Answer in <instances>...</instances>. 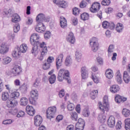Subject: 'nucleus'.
Returning a JSON list of instances; mask_svg holds the SVG:
<instances>
[{
  "instance_id": "49",
  "label": "nucleus",
  "mask_w": 130,
  "mask_h": 130,
  "mask_svg": "<svg viewBox=\"0 0 130 130\" xmlns=\"http://www.w3.org/2000/svg\"><path fill=\"white\" fill-rule=\"evenodd\" d=\"M102 26L104 29H108L109 27V22L104 21L102 23Z\"/></svg>"
},
{
  "instance_id": "44",
  "label": "nucleus",
  "mask_w": 130,
  "mask_h": 130,
  "mask_svg": "<svg viewBox=\"0 0 130 130\" xmlns=\"http://www.w3.org/2000/svg\"><path fill=\"white\" fill-rule=\"evenodd\" d=\"M67 109L69 111H73L75 109V105L73 103L69 104L67 106Z\"/></svg>"
},
{
  "instance_id": "51",
  "label": "nucleus",
  "mask_w": 130,
  "mask_h": 130,
  "mask_svg": "<svg viewBox=\"0 0 130 130\" xmlns=\"http://www.w3.org/2000/svg\"><path fill=\"white\" fill-rule=\"evenodd\" d=\"M110 0H103L101 4L102 6H109V5H110Z\"/></svg>"
},
{
  "instance_id": "30",
  "label": "nucleus",
  "mask_w": 130,
  "mask_h": 130,
  "mask_svg": "<svg viewBox=\"0 0 130 130\" xmlns=\"http://www.w3.org/2000/svg\"><path fill=\"white\" fill-rule=\"evenodd\" d=\"M58 5L60 8H62L63 9H66L68 7V3L64 1H60L58 2Z\"/></svg>"
},
{
  "instance_id": "11",
  "label": "nucleus",
  "mask_w": 130,
  "mask_h": 130,
  "mask_svg": "<svg viewBox=\"0 0 130 130\" xmlns=\"http://www.w3.org/2000/svg\"><path fill=\"white\" fill-rule=\"evenodd\" d=\"M34 124L36 126H39L42 123L43 119L40 115H37L34 118Z\"/></svg>"
},
{
  "instance_id": "36",
  "label": "nucleus",
  "mask_w": 130,
  "mask_h": 130,
  "mask_svg": "<svg viewBox=\"0 0 130 130\" xmlns=\"http://www.w3.org/2000/svg\"><path fill=\"white\" fill-rule=\"evenodd\" d=\"M122 113L125 117H128L130 115V111L127 109H123Z\"/></svg>"
},
{
  "instance_id": "5",
  "label": "nucleus",
  "mask_w": 130,
  "mask_h": 130,
  "mask_svg": "<svg viewBox=\"0 0 130 130\" xmlns=\"http://www.w3.org/2000/svg\"><path fill=\"white\" fill-rule=\"evenodd\" d=\"M90 45L91 48V50L93 52H96L99 49V42L98 39L96 37H93L90 40Z\"/></svg>"
},
{
  "instance_id": "12",
  "label": "nucleus",
  "mask_w": 130,
  "mask_h": 130,
  "mask_svg": "<svg viewBox=\"0 0 130 130\" xmlns=\"http://www.w3.org/2000/svg\"><path fill=\"white\" fill-rule=\"evenodd\" d=\"M22 72V68L20 66L17 65L14 67L12 69V73L13 74L14 76H19L20 73Z\"/></svg>"
},
{
  "instance_id": "33",
  "label": "nucleus",
  "mask_w": 130,
  "mask_h": 130,
  "mask_svg": "<svg viewBox=\"0 0 130 130\" xmlns=\"http://www.w3.org/2000/svg\"><path fill=\"white\" fill-rule=\"evenodd\" d=\"M12 61V59L9 57H4L3 58V64H8Z\"/></svg>"
},
{
  "instance_id": "23",
  "label": "nucleus",
  "mask_w": 130,
  "mask_h": 130,
  "mask_svg": "<svg viewBox=\"0 0 130 130\" xmlns=\"http://www.w3.org/2000/svg\"><path fill=\"white\" fill-rule=\"evenodd\" d=\"M123 81L126 83V84H128L129 83L130 79H129V75L127 73V72L124 71L123 73Z\"/></svg>"
},
{
  "instance_id": "55",
  "label": "nucleus",
  "mask_w": 130,
  "mask_h": 130,
  "mask_svg": "<svg viewBox=\"0 0 130 130\" xmlns=\"http://www.w3.org/2000/svg\"><path fill=\"white\" fill-rule=\"evenodd\" d=\"M80 7L81 8V9H84V8H86L87 7V3L85 1H82L80 4Z\"/></svg>"
},
{
  "instance_id": "53",
  "label": "nucleus",
  "mask_w": 130,
  "mask_h": 130,
  "mask_svg": "<svg viewBox=\"0 0 130 130\" xmlns=\"http://www.w3.org/2000/svg\"><path fill=\"white\" fill-rule=\"evenodd\" d=\"M19 31H20V25L16 24L14 26V32L15 33H17Z\"/></svg>"
},
{
  "instance_id": "4",
  "label": "nucleus",
  "mask_w": 130,
  "mask_h": 130,
  "mask_svg": "<svg viewBox=\"0 0 130 130\" xmlns=\"http://www.w3.org/2000/svg\"><path fill=\"white\" fill-rule=\"evenodd\" d=\"M99 105V108L102 111V114H104L105 111H108V96L107 95L105 96L103 98V105H102L101 102H100Z\"/></svg>"
},
{
  "instance_id": "28",
  "label": "nucleus",
  "mask_w": 130,
  "mask_h": 130,
  "mask_svg": "<svg viewBox=\"0 0 130 130\" xmlns=\"http://www.w3.org/2000/svg\"><path fill=\"white\" fill-rule=\"evenodd\" d=\"M123 28H124L123 24H122V23H118L116 25V30L118 33H120L122 32V30H123Z\"/></svg>"
},
{
  "instance_id": "14",
  "label": "nucleus",
  "mask_w": 130,
  "mask_h": 130,
  "mask_svg": "<svg viewBox=\"0 0 130 130\" xmlns=\"http://www.w3.org/2000/svg\"><path fill=\"white\" fill-rule=\"evenodd\" d=\"M107 124L110 127H114L115 125V118L113 116H110L107 121Z\"/></svg>"
},
{
  "instance_id": "43",
  "label": "nucleus",
  "mask_w": 130,
  "mask_h": 130,
  "mask_svg": "<svg viewBox=\"0 0 130 130\" xmlns=\"http://www.w3.org/2000/svg\"><path fill=\"white\" fill-rule=\"evenodd\" d=\"M82 115L84 116L85 117H88L89 115H90V111H89V110L87 109H84L82 111Z\"/></svg>"
},
{
  "instance_id": "20",
  "label": "nucleus",
  "mask_w": 130,
  "mask_h": 130,
  "mask_svg": "<svg viewBox=\"0 0 130 130\" xmlns=\"http://www.w3.org/2000/svg\"><path fill=\"white\" fill-rule=\"evenodd\" d=\"M115 101L117 103H123L124 101H126V98H122V96L117 94L115 96Z\"/></svg>"
},
{
  "instance_id": "45",
  "label": "nucleus",
  "mask_w": 130,
  "mask_h": 130,
  "mask_svg": "<svg viewBox=\"0 0 130 130\" xmlns=\"http://www.w3.org/2000/svg\"><path fill=\"white\" fill-rule=\"evenodd\" d=\"M13 13L12 9H9L8 11H4L5 14L7 15L8 17H12L13 16L14 14H13Z\"/></svg>"
},
{
  "instance_id": "17",
  "label": "nucleus",
  "mask_w": 130,
  "mask_h": 130,
  "mask_svg": "<svg viewBox=\"0 0 130 130\" xmlns=\"http://www.w3.org/2000/svg\"><path fill=\"white\" fill-rule=\"evenodd\" d=\"M8 51H9V48H8L7 45H6L5 43H2L0 47V53L5 54V53H7Z\"/></svg>"
},
{
  "instance_id": "47",
  "label": "nucleus",
  "mask_w": 130,
  "mask_h": 130,
  "mask_svg": "<svg viewBox=\"0 0 130 130\" xmlns=\"http://www.w3.org/2000/svg\"><path fill=\"white\" fill-rule=\"evenodd\" d=\"M113 49H114V46L113 45H110L108 49L109 56L110 55V53L113 52Z\"/></svg>"
},
{
  "instance_id": "1",
  "label": "nucleus",
  "mask_w": 130,
  "mask_h": 130,
  "mask_svg": "<svg viewBox=\"0 0 130 130\" xmlns=\"http://www.w3.org/2000/svg\"><path fill=\"white\" fill-rule=\"evenodd\" d=\"M39 35L37 34H33L31 35L30 41L31 45L33 47L31 50V53L34 54L35 52H36V48L35 47H40L42 48L41 50V55L39 57V59L40 60H43V58H45L46 56L47 55V52H48V50L47 49V46H46V44L45 42H43L42 43H40L39 42Z\"/></svg>"
},
{
  "instance_id": "56",
  "label": "nucleus",
  "mask_w": 130,
  "mask_h": 130,
  "mask_svg": "<svg viewBox=\"0 0 130 130\" xmlns=\"http://www.w3.org/2000/svg\"><path fill=\"white\" fill-rule=\"evenodd\" d=\"M54 61V57H53V56H49L47 60V62H48V63H50V64H51V63H52Z\"/></svg>"
},
{
  "instance_id": "42",
  "label": "nucleus",
  "mask_w": 130,
  "mask_h": 130,
  "mask_svg": "<svg viewBox=\"0 0 130 130\" xmlns=\"http://www.w3.org/2000/svg\"><path fill=\"white\" fill-rule=\"evenodd\" d=\"M85 125H82V124H80L77 123L76 124V130H83Z\"/></svg>"
},
{
  "instance_id": "7",
  "label": "nucleus",
  "mask_w": 130,
  "mask_h": 130,
  "mask_svg": "<svg viewBox=\"0 0 130 130\" xmlns=\"http://www.w3.org/2000/svg\"><path fill=\"white\" fill-rule=\"evenodd\" d=\"M56 113V107H50L46 110V116L47 118H53Z\"/></svg>"
},
{
  "instance_id": "15",
  "label": "nucleus",
  "mask_w": 130,
  "mask_h": 130,
  "mask_svg": "<svg viewBox=\"0 0 130 130\" xmlns=\"http://www.w3.org/2000/svg\"><path fill=\"white\" fill-rule=\"evenodd\" d=\"M26 111L27 114L33 116L35 114V109L33 108V107L31 106H27L26 107Z\"/></svg>"
},
{
  "instance_id": "2",
  "label": "nucleus",
  "mask_w": 130,
  "mask_h": 130,
  "mask_svg": "<svg viewBox=\"0 0 130 130\" xmlns=\"http://www.w3.org/2000/svg\"><path fill=\"white\" fill-rule=\"evenodd\" d=\"M58 81L62 82L63 80H66L68 84H71V78H70V72L68 70L63 69L60 70L58 73Z\"/></svg>"
},
{
  "instance_id": "21",
  "label": "nucleus",
  "mask_w": 130,
  "mask_h": 130,
  "mask_svg": "<svg viewBox=\"0 0 130 130\" xmlns=\"http://www.w3.org/2000/svg\"><path fill=\"white\" fill-rule=\"evenodd\" d=\"M116 80L117 83L119 85L122 83V78H121V74H120V71L119 70L116 73Z\"/></svg>"
},
{
  "instance_id": "34",
  "label": "nucleus",
  "mask_w": 130,
  "mask_h": 130,
  "mask_svg": "<svg viewBox=\"0 0 130 130\" xmlns=\"http://www.w3.org/2000/svg\"><path fill=\"white\" fill-rule=\"evenodd\" d=\"M60 25L61 28H67L68 24L67 23V20L66 19V18H63V19L60 20Z\"/></svg>"
},
{
  "instance_id": "48",
  "label": "nucleus",
  "mask_w": 130,
  "mask_h": 130,
  "mask_svg": "<svg viewBox=\"0 0 130 130\" xmlns=\"http://www.w3.org/2000/svg\"><path fill=\"white\" fill-rule=\"evenodd\" d=\"M51 64L47 62H45L43 66V70H48L50 68Z\"/></svg>"
},
{
  "instance_id": "52",
  "label": "nucleus",
  "mask_w": 130,
  "mask_h": 130,
  "mask_svg": "<svg viewBox=\"0 0 130 130\" xmlns=\"http://www.w3.org/2000/svg\"><path fill=\"white\" fill-rule=\"evenodd\" d=\"M73 14L75 16H77L80 14V10L77 8H75L73 9Z\"/></svg>"
},
{
  "instance_id": "64",
  "label": "nucleus",
  "mask_w": 130,
  "mask_h": 130,
  "mask_svg": "<svg viewBox=\"0 0 130 130\" xmlns=\"http://www.w3.org/2000/svg\"><path fill=\"white\" fill-rule=\"evenodd\" d=\"M67 130H75V126L69 125L67 127Z\"/></svg>"
},
{
  "instance_id": "46",
  "label": "nucleus",
  "mask_w": 130,
  "mask_h": 130,
  "mask_svg": "<svg viewBox=\"0 0 130 130\" xmlns=\"http://www.w3.org/2000/svg\"><path fill=\"white\" fill-rule=\"evenodd\" d=\"M9 113H10V114H12V115H16V114L18 113V109L13 108L11 110H10Z\"/></svg>"
},
{
  "instance_id": "60",
  "label": "nucleus",
  "mask_w": 130,
  "mask_h": 130,
  "mask_svg": "<svg viewBox=\"0 0 130 130\" xmlns=\"http://www.w3.org/2000/svg\"><path fill=\"white\" fill-rule=\"evenodd\" d=\"M77 123H79V124H82L85 125V120L82 118H80L78 119V121Z\"/></svg>"
},
{
  "instance_id": "37",
  "label": "nucleus",
  "mask_w": 130,
  "mask_h": 130,
  "mask_svg": "<svg viewBox=\"0 0 130 130\" xmlns=\"http://www.w3.org/2000/svg\"><path fill=\"white\" fill-rule=\"evenodd\" d=\"M20 90L22 94H25L27 92V85L23 84L20 87Z\"/></svg>"
},
{
  "instance_id": "22",
  "label": "nucleus",
  "mask_w": 130,
  "mask_h": 130,
  "mask_svg": "<svg viewBox=\"0 0 130 130\" xmlns=\"http://www.w3.org/2000/svg\"><path fill=\"white\" fill-rule=\"evenodd\" d=\"M72 63H73V58H72V56L69 55L65 59L64 64L66 67H70Z\"/></svg>"
},
{
  "instance_id": "26",
  "label": "nucleus",
  "mask_w": 130,
  "mask_h": 130,
  "mask_svg": "<svg viewBox=\"0 0 130 130\" xmlns=\"http://www.w3.org/2000/svg\"><path fill=\"white\" fill-rule=\"evenodd\" d=\"M19 21H20V16L17 13L14 14L12 16V22H13V23H17L19 22Z\"/></svg>"
},
{
  "instance_id": "35",
  "label": "nucleus",
  "mask_w": 130,
  "mask_h": 130,
  "mask_svg": "<svg viewBox=\"0 0 130 130\" xmlns=\"http://www.w3.org/2000/svg\"><path fill=\"white\" fill-rule=\"evenodd\" d=\"M81 20L83 21H86L89 19V14L87 13H84L80 16Z\"/></svg>"
},
{
  "instance_id": "25",
  "label": "nucleus",
  "mask_w": 130,
  "mask_h": 130,
  "mask_svg": "<svg viewBox=\"0 0 130 130\" xmlns=\"http://www.w3.org/2000/svg\"><path fill=\"white\" fill-rule=\"evenodd\" d=\"M106 77L108 79H112L113 78V71L111 69H108L106 71Z\"/></svg>"
},
{
  "instance_id": "39",
  "label": "nucleus",
  "mask_w": 130,
  "mask_h": 130,
  "mask_svg": "<svg viewBox=\"0 0 130 130\" xmlns=\"http://www.w3.org/2000/svg\"><path fill=\"white\" fill-rule=\"evenodd\" d=\"M98 119L100 122L102 123H104L106 119V116L104 115H100L99 116Z\"/></svg>"
},
{
  "instance_id": "31",
  "label": "nucleus",
  "mask_w": 130,
  "mask_h": 130,
  "mask_svg": "<svg viewBox=\"0 0 130 130\" xmlns=\"http://www.w3.org/2000/svg\"><path fill=\"white\" fill-rule=\"evenodd\" d=\"M70 114L71 119L74 121H77V120H78V113L76 112H71Z\"/></svg>"
},
{
  "instance_id": "29",
  "label": "nucleus",
  "mask_w": 130,
  "mask_h": 130,
  "mask_svg": "<svg viewBox=\"0 0 130 130\" xmlns=\"http://www.w3.org/2000/svg\"><path fill=\"white\" fill-rule=\"evenodd\" d=\"M81 57H82V53H81V52L77 51L75 52V59L76 61L80 62L81 61Z\"/></svg>"
},
{
  "instance_id": "58",
  "label": "nucleus",
  "mask_w": 130,
  "mask_h": 130,
  "mask_svg": "<svg viewBox=\"0 0 130 130\" xmlns=\"http://www.w3.org/2000/svg\"><path fill=\"white\" fill-rule=\"evenodd\" d=\"M13 122V121L11 119H7L3 121V124H11Z\"/></svg>"
},
{
  "instance_id": "62",
  "label": "nucleus",
  "mask_w": 130,
  "mask_h": 130,
  "mask_svg": "<svg viewBox=\"0 0 130 130\" xmlns=\"http://www.w3.org/2000/svg\"><path fill=\"white\" fill-rule=\"evenodd\" d=\"M81 74L88 73V69H87V68H86V67H83L81 69Z\"/></svg>"
},
{
  "instance_id": "57",
  "label": "nucleus",
  "mask_w": 130,
  "mask_h": 130,
  "mask_svg": "<svg viewBox=\"0 0 130 130\" xmlns=\"http://www.w3.org/2000/svg\"><path fill=\"white\" fill-rule=\"evenodd\" d=\"M116 128L117 130H119L121 128V121H118L116 125Z\"/></svg>"
},
{
  "instance_id": "13",
  "label": "nucleus",
  "mask_w": 130,
  "mask_h": 130,
  "mask_svg": "<svg viewBox=\"0 0 130 130\" xmlns=\"http://www.w3.org/2000/svg\"><path fill=\"white\" fill-rule=\"evenodd\" d=\"M66 40L68 41V42H69V43L74 44V43L76 42V39L75 38L74 34L72 32H70L67 37Z\"/></svg>"
},
{
  "instance_id": "24",
  "label": "nucleus",
  "mask_w": 130,
  "mask_h": 130,
  "mask_svg": "<svg viewBox=\"0 0 130 130\" xmlns=\"http://www.w3.org/2000/svg\"><path fill=\"white\" fill-rule=\"evenodd\" d=\"M10 98V94L7 91H4L2 93V100L3 101H7Z\"/></svg>"
},
{
  "instance_id": "9",
  "label": "nucleus",
  "mask_w": 130,
  "mask_h": 130,
  "mask_svg": "<svg viewBox=\"0 0 130 130\" xmlns=\"http://www.w3.org/2000/svg\"><path fill=\"white\" fill-rule=\"evenodd\" d=\"M101 5L100 3L98 2H94L91 5V7L90 8V11L91 13H97L100 10Z\"/></svg>"
},
{
  "instance_id": "3",
  "label": "nucleus",
  "mask_w": 130,
  "mask_h": 130,
  "mask_svg": "<svg viewBox=\"0 0 130 130\" xmlns=\"http://www.w3.org/2000/svg\"><path fill=\"white\" fill-rule=\"evenodd\" d=\"M10 99L9 100V105L11 107H15L17 106L18 104V101L17 99H19L20 97V92L18 91H14L10 92Z\"/></svg>"
},
{
  "instance_id": "41",
  "label": "nucleus",
  "mask_w": 130,
  "mask_h": 130,
  "mask_svg": "<svg viewBox=\"0 0 130 130\" xmlns=\"http://www.w3.org/2000/svg\"><path fill=\"white\" fill-rule=\"evenodd\" d=\"M20 53H21V52H19V50L18 51V52L14 51L12 53V56H13V57L15 58V59H17L19 58V57H20Z\"/></svg>"
},
{
  "instance_id": "50",
  "label": "nucleus",
  "mask_w": 130,
  "mask_h": 130,
  "mask_svg": "<svg viewBox=\"0 0 130 130\" xmlns=\"http://www.w3.org/2000/svg\"><path fill=\"white\" fill-rule=\"evenodd\" d=\"M50 36H51V33H50V31H46L44 34L45 39L46 40H47V39H49V38H50Z\"/></svg>"
},
{
  "instance_id": "61",
  "label": "nucleus",
  "mask_w": 130,
  "mask_h": 130,
  "mask_svg": "<svg viewBox=\"0 0 130 130\" xmlns=\"http://www.w3.org/2000/svg\"><path fill=\"white\" fill-rule=\"evenodd\" d=\"M107 129V127L106 124L101 125L99 127V130H106Z\"/></svg>"
},
{
  "instance_id": "63",
  "label": "nucleus",
  "mask_w": 130,
  "mask_h": 130,
  "mask_svg": "<svg viewBox=\"0 0 130 130\" xmlns=\"http://www.w3.org/2000/svg\"><path fill=\"white\" fill-rule=\"evenodd\" d=\"M59 96L60 98H62L64 96V90L62 89L59 92Z\"/></svg>"
},
{
  "instance_id": "38",
  "label": "nucleus",
  "mask_w": 130,
  "mask_h": 130,
  "mask_svg": "<svg viewBox=\"0 0 130 130\" xmlns=\"http://www.w3.org/2000/svg\"><path fill=\"white\" fill-rule=\"evenodd\" d=\"M125 128L126 130H130V119L125 120Z\"/></svg>"
},
{
  "instance_id": "8",
  "label": "nucleus",
  "mask_w": 130,
  "mask_h": 130,
  "mask_svg": "<svg viewBox=\"0 0 130 130\" xmlns=\"http://www.w3.org/2000/svg\"><path fill=\"white\" fill-rule=\"evenodd\" d=\"M30 98H29L30 104H35V101L38 99V91L37 90H32L30 92Z\"/></svg>"
},
{
  "instance_id": "27",
  "label": "nucleus",
  "mask_w": 130,
  "mask_h": 130,
  "mask_svg": "<svg viewBox=\"0 0 130 130\" xmlns=\"http://www.w3.org/2000/svg\"><path fill=\"white\" fill-rule=\"evenodd\" d=\"M20 104L21 106H26L28 104V99L26 97H22L20 99Z\"/></svg>"
},
{
  "instance_id": "54",
  "label": "nucleus",
  "mask_w": 130,
  "mask_h": 130,
  "mask_svg": "<svg viewBox=\"0 0 130 130\" xmlns=\"http://www.w3.org/2000/svg\"><path fill=\"white\" fill-rule=\"evenodd\" d=\"M72 22L74 25V26H76V25H78V19L75 17H72L71 18Z\"/></svg>"
},
{
  "instance_id": "59",
  "label": "nucleus",
  "mask_w": 130,
  "mask_h": 130,
  "mask_svg": "<svg viewBox=\"0 0 130 130\" xmlns=\"http://www.w3.org/2000/svg\"><path fill=\"white\" fill-rule=\"evenodd\" d=\"M24 115H25V112L22 111H20L18 113L17 116L18 117H22L24 116Z\"/></svg>"
},
{
  "instance_id": "6",
  "label": "nucleus",
  "mask_w": 130,
  "mask_h": 130,
  "mask_svg": "<svg viewBox=\"0 0 130 130\" xmlns=\"http://www.w3.org/2000/svg\"><path fill=\"white\" fill-rule=\"evenodd\" d=\"M50 20V17H45V15L43 13L39 14L36 17V22L37 24H40L41 25H43L42 22H49Z\"/></svg>"
},
{
  "instance_id": "18",
  "label": "nucleus",
  "mask_w": 130,
  "mask_h": 130,
  "mask_svg": "<svg viewBox=\"0 0 130 130\" xmlns=\"http://www.w3.org/2000/svg\"><path fill=\"white\" fill-rule=\"evenodd\" d=\"M28 49V47L27 45L25 44H23L20 46V47L17 48V50H18V52H22V53H25L26 50Z\"/></svg>"
},
{
  "instance_id": "16",
  "label": "nucleus",
  "mask_w": 130,
  "mask_h": 130,
  "mask_svg": "<svg viewBox=\"0 0 130 130\" xmlns=\"http://www.w3.org/2000/svg\"><path fill=\"white\" fill-rule=\"evenodd\" d=\"M35 30L39 33H42V32L45 31V26L43 23L42 25L39 23H37V27H35Z\"/></svg>"
},
{
  "instance_id": "40",
  "label": "nucleus",
  "mask_w": 130,
  "mask_h": 130,
  "mask_svg": "<svg viewBox=\"0 0 130 130\" xmlns=\"http://www.w3.org/2000/svg\"><path fill=\"white\" fill-rule=\"evenodd\" d=\"M56 79V77L55 76V75L53 74V75L51 76L49 78L50 84H54V83H55Z\"/></svg>"
},
{
  "instance_id": "10",
  "label": "nucleus",
  "mask_w": 130,
  "mask_h": 130,
  "mask_svg": "<svg viewBox=\"0 0 130 130\" xmlns=\"http://www.w3.org/2000/svg\"><path fill=\"white\" fill-rule=\"evenodd\" d=\"M63 59V54H60L57 56L56 59V66L57 67V70H59L60 67L62 64V60Z\"/></svg>"
},
{
  "instance_id": "19",
  "label": "nucleus",
  "mask_w": 130,
  "mask_h": 130,
  "mask_svg": "<svg viewBox=\"0 0 130 130\" xmlns=\"http://www.w3.org/2000/svg\"><path fill=\"white\" fill-rule=\"evenodd\" d=\"M119 90H120V88H119V86L116 84L112 85L110 88V90L112 93H117V92H118Z\"/></svg>"
},
{
  "instance_id": "32",
  "label": "nucleus",
  "mask_w": 130,
  "mask_h": 130,
  "mask_svg": "<svg viewBox=\"0 0 130 130\" xmlns=\"http://www.w3.org/2000/svg\"><path fill=\"white\" fill-rule=\"evenodd\" d=\"M98 95V90H92L90 93V97L91 99L94 100L97 97V95Z\"/></svg>"
}]
</instances>
